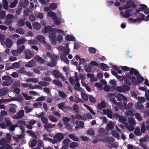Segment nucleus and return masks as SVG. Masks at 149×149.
<instances>
[{
  "instance_id": "nucleus-1",
  "label": "nucleus",
  "mask_w": 149,
  "mask_h": 149,
  "mask_svg": "<svg viewBox=\"0 0 149 149\" xmlns=\"http://www.w3.org/2000/svg\"><path fill=\"white\" fill-rule=\"evenodd\" d=\"M140 8L136 10V11L134 13L133 17H140L139 18L136 19H133L132 18H130L128 19V21L130 23L135 24L136 22L139 23L142 20L144 19L145 15L142 14H140L139 13V15H137L139 12L141 11H142L144 12L146 14H148L149 13V9L147 8V6L144 4H142L140 5Z\"/></svg>"
},
{
  "instance_id": "nucleus-2",
  "label": "nucleus",
  "mask_w": 149,
  "mask_h": 149,
  "mask_svg": "<svg viewBox=\"0 0 149 149\" xmlns=\"http://www.w3.org/2000/svg\"><path fill=\"white\" fill-rule=\"evenodd\" d=\"M52 33H50L49 37L50 41L53 45L55 44L56 42V33L59 35H65V32L61 29H52Z\"/></svg>"
},
{
  "instance_id": "nucleus-3",
  "label": "nucleus",
  "mask_w": 149,
  "mask_h": 149,
  "mask_svg": "<svg viewBox=\"0 0 149 149\" xmlns=\"http://www.w3.org/2000/svg\"><path fill=\"white\" fill-rule=\"evenodd\" d=\"M57 48L58 50L61 51L62 53L64 54H63V53L61 54L60 57L67 64H68L69 61L66 57V56L70 53V49H66L65 47L61 46L58 47Z\"/></svg>"
},
{
  "instance_id": "nucleus-4",
  "label": "nucleus",
  "mask_w": 149,
  "mask_h": 149,
  "mask_svg": "<svg viewBox=\"0 0 149 149\" xmlns=\"http://www.w3.org/2000/svg\"><path fill=\"white\" fill-rule=\"evenodd\" d=\"M47 56L51 58L52 60V62L47 63L48 66L50 67H53L56 64V61L58 60L59 57L57 56L52 55L49 52H47Z\"/></svg>"
},
{
  "instance_id": "nucleus-5",
  "label": "nucleus",
  "mask_w": 149,
  "mask_h": 149,
  "mask_svg": "<svg viewBox=\"0 0 149 149\" xmlns=\"http://www.w3.org/2000/svg\"><path fill=\"white\" fill-rule=\"evenodd\" d=\"M3 80H5L3 82L2 84L3 86H8L11 84L13 82V80L11 79V77L9 76H5L2 77Z\"/></svg>"
},
{
  "instance_id": "nucleus-6",
  "label": "nucleus",
  "mask_w": 149,
  "mask_h": 149,
  "mask_svg": "<svg viewBox=\"0 0 149 149\" xmlns=\"http://www.w3.org/2000/svg\"><path fill=\"white\" fill-rule=\"evenodd\" d=\"M133 13V10L130 9L127 10L125 12L121 11L120 13V16L123 17L127 18L130 17Z\"/></svg>"
},
{
  "instance_id": "nucleus-7",
  "label": "nucleus",
  "mask_w": 149,
  "mask_h": 149,
  "mask_svg": "<svg viewBox=\"0 0 149 149\" xmlns=\"http://www.w3.org/2000/svg\"><path fill=\"white\" fill-rule=\"evenodd\" d=\"M77 60L79 62V64L77 62L75 61L74 59L72 60V63L73 64L75 65H80L82 63H84L86 62L85 59L83 58H80V57L78 55H76L75 57Z\"/></svg>"
},
{
  "instance_id": "nucleus-8",
  "label": "nucleus",
  "mask_w": 149,
  "mask_h": 149,
  "mask_svg": "<svg viewBox=\"0 0 149 149\" xmlns=\"http://www.w3.org/2000/svg\"><path fill=\"white\" fill-rule=\"evenodd\" d=\"M130 88V87L127 85H123L122 86H117L115 88L116 91L120 93L125 92Z\"/></svg>"
},
{
  "instance_id": "nucleus-9",
  "label": "nucleus",
  "mask_w": 149,
  "mask_h": 149,
  "mask_svg": "<svg viewBox=\"0 0 149 149\" xmlns=\"http://www.w3.org/2000/svg\"><path fill=\"white\" fill-rule=\"evenodd\" d=\"M63 138L64 135L62 133H59L54 136L53 140L54 141V143H55L57 142H60Z\"/></svg>"
},
{
  "instance_id": "nucleus-10",
  "label": "nucleus",
  "mask_w": 149,
  "mask_h": 149,
  "mask_svg": "<svg viewBox=\"0 0 149 149\" xmlns=\"http://www.w3.org/2000/svg\"><path fill=\"white\" fill-rule=\"evenodd\" d=\"M136 7L134 2L132 0H128L126 2V4L123 8L125 9H127L130 7L134 8Z\"/></svg>"
},
{
  "instance_id": "nucleus-11",
  "label": "nucleus",
  "mask_w": 149,
  "mask_h": 149,
  "mask_svg": "<svg viewBox=\"0 0 149 149\" xmlns=\"http://www.w3.org/2000/svg\"><path fill=\"white\" fill-rule=\"evenodd\" d=\"M24 111L23 110L19 111L18 113L15 115L13 116V118L14 119H18L22 118L24 115Z\"/></svg>"
},
{
  "instance_id": "nucleus-12",
  "label": "nucleus",
  "mask_w": 149,
  "mask_h": 149,
  "mask_svg": "<svg viewBox=\"0 0 149 149\" xmlns=\"http://www.w3.org/2000/svg\"><path fill=\"white\" fill-rule=\"evenodd\" d=\"M25 56L24 58L27 59H31L33 56V54L29 50L26 49L25 51Z\"/></svg>"
},
{
  "instance_id": "nucleus-13",
  "label": "nucleus",
  "mask_w": 149,
  "mask_h": 149,
  "mask_svg": "<svg viewBox=\"0 0 149 149\" xmlns=\"http://www.w3.org/2000/svg\"><path fill=\"white\" fill-rule=\"evenodd\" d=\"M116 97L117 100L119 101H121L123 100L125 101L127 100V98L122 94H118L116 96Z\"/></svg>"
},
{
  "instance_id": "nucleus-14",
  "label": "nucleus",
  "mask_w": 149,
  "mask_h": 149,
  "mask_svg": "<svg viewBox=\"0 0 149 149\" xmlns=\"http://www.w3.org/2000/svg\"><path fill=\"white\" fill-rule=\"evenodd\" d=\"M103 112L105 115L107 114V116L110 118L112 117L113 114L111 111L110 109H107L106 110L105 109L103 110Z\"/></svg>"
},
{
  "instance_id": "nucleus-15",
  "label": "nucleus",
  "mask_w": 149,
  "mask_h": 149,
  "mask_svg": "<svg viewBox=\"0 0 149 149\" xmlns=\"http://www.w3.org/2000/svg\"><path fill=\"white\" fill-rule=\"evenodd\" d=\"M35 39L36 40H37L38 41H39L41 43H45V38L42 36L38 35L35 38Z\"/></svg>"
},
{
  "instance_id": "nucleus-16",
  "label": "nucleus",
  "mask_w": 149,
  "mask_h": 149,
  "mask_svg": "<svg viewBox=\"0 0 149 149\" xmlns=\"http://www.w3.org/2000/svg\"><path fill=\"white\" fill-rule=\"evenodd\" d=\"M114 125V124L113 123L111 122H109V123L107 124L106 129L108 131L112 130L114 128L113 125Z\"/></svg>"
},
{
  "instance_id": "nucleus-17",
  "label": "nucleus",
  "mask_w": 149,
  "mask_h": 149,
  "mask_svg": "<svg viewBox=\"0 0 149 149\" xmlns=\"http://www.w3.org/2000/svg\"><path fill=\"white\" fill-rule=\"evenodd\" d=\"M139 141V143L143 144V143H146L149 141V137L148 136L146 135L144 137L140 139Z\"/></svg>"
},
{
  "instance_id": "nucleus-18",
  "label": "nucleus",
  "mask_w": 149,
  "mask_h": 149,
  "mask_svg": "<svg viewBox=\"0 0 149 149\" xmlns=\"http://www.w3.org/2000/svg\"><path fill=\"white\" fill-rule=\"evenodd\" d=\"M54 28H52L51 26H46L44 29L43 30V32L44 33H47L49 31H50V32H49V35H50V33H52V29H53Z\"/></svg>"
},
{
  "instance_id": "nucleus-19",
  "label": "nucleus",
  "mask_w": 149,
  "mask_h": 149,
  "mask_svg": "<svg viewBox=\"0 0 149 149\" xmlns=\"http://www.w3.org/2000/svg\"><path fill=\"white\" fill-rule=\"evenodd\" d=\"M20 67L19 64L18 62H15L7 69V70L10 69H13L14 68H17Z\"/></svg>"
},
{
  "instance_id": "nucleus-20",
  "label": "nucleus",
  "mask_w": 149,
  "mask_h": 149,
  "mask_svg": "<svg viewBox=\"0 0 149 149\" xmlns=\"http://www.w3.org/2000/svg\"><path fill=\"white\" fill-rule=\"evenodd\" d=\"M35 65V62L33 60H31L27 62L25 66L27 67H31Z\"/></svg>"
},
{
  "instance_id": "nucleus-21",
  "label": "nucleus",
  "mask_w": 149,
  "mask_h": 149,
  "mask_svg": "<svg viewBox=\"0 0 149 149\" xmlns=\"http://www.w3.org/2000/svg\"><path fill=\"white\" fill-rule=\"evenodd\" d=\"M65 40L67 41H75V38L72 35H68L65 37Z\"/></svg>"
},
{
  "instance_id": "nucleus-22",
  "label": "nucleus",
  "mask_w": 149,
  "mask_h": 149,
  "mask_svg": "<svg viewBox=\"0 0 149 149\" xmlns=\"http://www.w3.org/2000/svg\"><path fill=\"white\" fill-rule=\"evenodd\" d=\"M47 15L48 17H52L53 19H55L56 18V15L52 11L48 12L47 13Z\"/></svg>"
},
{
  "instance_id": "nucleus-23",
  "label": "nucleus",
  "mask_w": 149,
  "mask_h": 149,
  "mask_svg": "<svg viewBox=\"0 0 149 149\" xmlns=\"http://www.w3.org/2000/svg\"><path fill=\"white\" fill-rule=\"evenodd\" d=\"M33 28L37 30H39L41 28V25L40 24L38 23L34 22L32 24Z\"/></svg>"
},
{
  "instance_id": "nucleus-24",
  "label": "nucleus",
  "mask_w": 149,
  "mask_h": 149,
  "mask_svg": "<svg viewBox=\"0 0 149 149\" xmlns=\"http://www.w3.org/2000/svg\"><path fill=\"white\" fill-rule=\"evenodd\" d=\"M118 121L122 123H123L127 120L126 117L123 116H118Z\"/></svg>"
},
{
  "instance_id": "nucleus-25",
  "label": "nucleus",
  "mask_w": 149,
  "mask_h": 149,
  "mask_svg": "<svg viewBox=\"0 0 149 149\" xmlns=\"http://www.w3.org/2000/svg\"><path fill=\"white\" fill-rule=\"evenodd\" d=\"M8 89L6 88H4L0 89V94L1 95H5L8 93Z\"/></svg>"
},
{
  "instance_id": "nucleus-26",
  "label": "nucleus",
  "mask_w": 149,
  "mask_h": 149,
  "mask_svg": "<svg viewBox=\"0 0 149 149\" xmlns=\"http://www.w3.org/2000/svg\"><path fill=\"white\" fill-rule=\"evenodd\" d=\"M13 42L12 41L8 38L6 39V45L7 47H10L13 45Z\"/></svg>"
},
{
  "instance_id": "nucleus-27",
  "label": "nucleus",
  "mask_w": 149,
  "mask_h": 149,
  "mask_svg": "<svg viewBox=\"0 0 149 149\" xmlns=\"http://www.w3.org/2000/svg\"><path fill=\"white\" fill-rule=\"evenodd\" d=\"M135 106L136 108L138 109L142 110L144 108L143 105L142 104L138 102L136 103L135 104Z\"/></svg>"
},
{
  "instance_id": "nucleus-28",
  "label": "nucleus",
  "mask_w": 149,
  "mask_h": 149,
  "mask_svg": "<svg viewBox=\"0 0 149 149\" xmlns=\"http://www.w3.org/2000/svg\"><path fill=\"white\" fill-rule=\"evenodd\" d=\"M53 75L56 78H58L60 77L61 74L57 70H54L53 71Z\"/></svg>"
},
{
  "instance_id": "nucleus-29",
  "label": "nucleus",
  "mask_w": 149,
  "mask_h": 149,
  "mask_svg": "<svg viewBox=\"0 0 149 149\" xmlns=\"http://www.w3.org/2000/svg\"><path fill=\"white\" fill-rule=\"evenodd\" d=\"M125 125L126 128L128 129L130 131H132L134 129V127L133 126V125L130 124L129 125H128L127 123H125Z\"/></svg>"
},
{
  "instance_id": "nucleus-30",
  "label": "nucleus",
  "mask_w": 149,
  "mask_h": 149,
  "mask_svg": "<svg viewBox=\"0 0 149 149\" xmlns=\"http://www.w3.org/2000/svg\"><path fill=\"white\" fill-rule=\"evenodd\" d=\"M127 77H128L129 79L132 81L133 83L134 84H137V81H136L135 77L131 75H130V76L129 75H126Z\"/></svg>"
},
{
  "instance_id": "nucleus-31",
  "label": "nucleus",
  "mask_w": 149,
  "mask_h": 149,
  "mask_svg": "<svg viewBox=\"0 0 149 149\" xmlns=\"http://www.w3.org/2000/svg\"><path fill=\"white\" fill-rule=\"evenodd\" d=\"M26 81L29 82L37 83L39 80L38 78H31L27 79Z\"/></svg>"
},
{
  "instance_id": "nucleus-32",
  "label": "nucleus",
  "mask_w": 149,
  "mask_h": 149,
  "mask_svg": "<svg viewBox=\"0 0 149 149\" xmlns=\"http://www.w3.org/2000/svg\"><path fill=\"white\" fill-rule=\"evenodd\" d=\"M34 59L38 62L40 63H42L45 62V61L42 58L37 56L35 57Z\"/></svg>"
},
{
  "instance_id": "nucleus-33",
  "label": "nucleus",
  "mask_w": 149,
  "mask_h": 149,
  "mask_svg": "<svg viewBox=\"0 0 149 149\" xmlns=\"http://www.w3.org/2000/svg\"><path fill=\"white\" fill-rule=\"evenodd\" d=\"M106 106L105 102L103 101H102L100 103L97 104V108L99 109H101L104 108Z\"/></svg>"
},
{
  "instance_id": "nucleus-34",
  "label": "nucleus",
  "mask_w": 149,
  "mask_h": 149,
  "mask_svg": "<svg viewBox=\"0 0 149 149\" xmlns=\"http://www.w3.org/2000/svg\"><path fill=\"white\" fill-rule=\"evenodd\" d=\"M17 107V106L14 104H11L10 105V111L14 113L16 111V109Z\"/></svg>"
},
{
  "instance_id": "nucleus-35",
  "label": "nucleus",
  "mask_w": 149,
  "mask_h": 149,
  "mask_svg": "<svg viewBox=\"0 0 149 149\" xmlns=\"http://www.w3.org/2000/svg\"><path fill=\"white\" fill-rule=\"evenodd\" d=\"M47 136L48 135L47 134H44L43 135V140L45 141H51L52 143L54 144V141H53V139L47 137Z\"/></svg>"
},
{
  "instance_id": "nucleus-36",
  "label": "nucleus",
  "mask_w": 149,
  "mask_h": 149,
  "mask_svg": "<svg viewBox=\"0 0 149 149\" xmlns=\"http://www.w3.org/2000/svg\"><path fill=\"white\" fill-rule=\"evenodd\" d=\"M68 136L70 139L74 141H79V138L76 137L74 134H70Z\"/></svg>"
},
{
  "instance_id": "nucleus-37",
  "label": "nucleus",
  "mask_w": 149,
  "mask_h": 149,
  "mask_svg": "<svg viewBox=\"0 0 149 149\" xmlns=\"http://www.w3.org/2000/svg\"><path fill=\"white\" fill-rule=\"evenodd\" d=\"M81 97L82 99L85 101H86L88 99V96L86 94L81 93Z\"/></svg>"
},
{
  "instance_id": "nucleus-38",
  "label": "nucleus",
  "mask_w": 149,
  "mask_h": 149,
  "mask_svg": "<svg viewBox=\"0 0 149 149\" xmlns=\"http://www.w3.org/2000/svg\"><path fill=\"white\" fill-rule=\"evenodd\" d=\"M123 104L125 106V109L126 110H128L130 109L133 105V104L131 102L129 103L127 105H126V103L125 102H123Z\"/></svg>"
},
{
  "instance_id": "nucleus-39",
  "label": "nucleus",
  "mask_w": 149,
  "mask_h": 149,
  "mask_svg": "<svg viewBox=\"0 0 149 149\" xmlns=\"http://www.w3.org/2000/svg\"><path fill=\"white\" fill-rule=\"evenodd\" d=\"M58 5L57 3H52L50 4L49 7L51 9L54 10L57 8Z\"/></svg>"
},
{
  "instance_id": "nucleus-40",
  "label": "nucleus",
  "mask_w": 149,
  "mask_h": 149,
  "mask_svg": "<svg viewBox=\"0 0 149 149\" xmlns=\"http://www.w3.org/2000/svg\"><path fill=\"white\" fill-rule=\"evenodd\" d=\"M80 84L79 82H77L75 84V85L74 86L75 89L79 91H83V89L79 87Z\"/></svg>"
},
{
  "instance_id": "nucleus-41",
  "label": "nucleus",
  "mask_w": 149,
  "mask_h": 149,
  "mask_svg": "<svg viewBox=\"0 0 149 149\" xmlns=\"http://www.w3.org/2000/svg\"><path fill=\"white\" fill-rule=\"evenodd\" d=\"M135 134L136 136H141L142 134L140 132V129L139 127H136L134 131Z\"/></svg>"
},
{
  "instance_id": "nucleus-42",
  "label": "nucleus",
  "mask_w": 149,
  "mask_h": 149,
  "mask_svg": "<svg viewBox=\"0 0 149 149\" xmlns=\"http://www.w3.org/2000/svg\"><path fill=\"white\" fill-rule=\"evenodd\" d=\"M18 124L20 126V127L22 130V132H23L24 131V129L22 127V126L24 125H25L24 121H19L18 122Z\"/></svg>"
},
{
  "instance_id": "nucleus-43",
  "label": "nucleus",
  "mask_w": 149,
  "mask_h": 149,
  "mask_svg": "<svg viewBox=\"0 0 149 149\" xmlns=\"http://www.w3.org/2000/svg\"><path fill=\"white\" fill-rule=\"evenodd\" d=\"M78 143L77 142H72L70 144V147L71 148H74L78 146Z\"/></svg>"
},
{
  "instance_id": "nucleus-44",
  "label": "nucleus",
  "mask_w": 149,
  "mask_h": 149,
  "mask_svg": "<svg viewBox=\"0 0 149 149\" xmlns=\"http://www.w3.org/2000/svg\"><path fill=\"white\" fill-rule=\"evenodd\" d=\"M128 122L130 124L135 125L136 123L134 119L132 117L128 118Z\"/></svg>"
},
{
  "instance_id": "nucleus-45",
  "label": "nucleus",
  "mask_w": 149,
  "mask_h": 149,
  "mask_svg": "<svg viewBox=\"0 0 149 149\" xmlns=\"http://www.w3.org/2000/svg\"><path fill=\"white\" fill-rule=\"evenodd\" d=\"M26 41V40L23 38L18 40L17 41V45H19L21 44H24L25 43Z\"/></svg>"
},
{
  "instance_id": "nucleus-46",
  "label": "nucleus",
  "mask_w": 149,
  "mask_h": 149,
  "mask_svg": "<svg viewBox=\"0 0 149 149\" xmlns=\"http://www.w3.org/2000/svg\"><path fill=\"white\" fill-rule=\"evenodd\" d=\"M84 70L86 72H90L91 71V68L90 66L85 64V65L84 67Z\"/></svg>"
},
{
  "instance_id": "nucleus-47",
  "label": "nucleus",
  "mask_w": 149,
  "mask_h": 149,
  "mask_svg": "<svg viewBox=\"0 0 149 149\" xmlns=\"http://www.w3.org/2000/svg\"><path fill=\"white\" fill-rule=\"evenodd\" d=\"M36 139L32 140L29 143V145L31 147H33L36 146Z\"/></svg>"
},
{
  "instance_id": "nucleus-48",
  "label": "nucleus",
  "mask_w": 149,
  "mask_h": 149,
  "mask_svg": "<svg viewBox=\"0 0 149 149\" xmlns=\"http://www.w3.org/2000/svg\"><path fill=\"white\" fill-rule=\"evenodd\" d=\"M3 6L5 10H7L8 8V3L7 0H3Z\"/></svg>"
},
{
  "instance_id": "nucleus-49",
  "label": "nucleus",
  "mask_w": 149,
  "mask_h": 149,
  "mask_svg": "<svg viewBox=\"0 0 149 149\" xmlns=\"http://www.w3.org/2000/svg\"><path fill=\"white\" fill-rule=\"evenodd\" d=\"M112 135L114 137L116 138H118L119 137V135L118 132L114 130H112L111 132Z\"/></svg>"
},
{
  "instance_id": "nucleus-50",
  "label": "nucleus",
  "mask_w": 149,
  "mask_h": 149,
  "mask_svg": "<svg viewBox=\"0 0 149 149\" xmlns=\"http://www.w3.org/2000/svg\"><path fill=\"white\" fill-rule=\"evenodd\" d=\"M130 72L131 75L134 74L135 75H136L139 74V72L133 68L131 69Z\"/></svg>"
},
{
  "instance_id": "nucleus-51",
  "label": "nucleus",
  "mask_w": 149,
  "mask_h": 149,
  "mask_svg": "<svg viewBox=\"0 0 149 149\" xmlns=\"http://www.w3.org/2000/svg\"><path fill=\"white\" fill-rule=\"evenodd\" d=\"M26 132L28 134H30V135L33 138H36L37 136L36 135L35 133L32 131H31L29 130H28L26 131Z\"/></svg>"
},
{
  "instance_id": "nucleus-52",
  "label": "nucleus",
  "mask_w": 149,
  "mask_h": 149,
  "mask_svg": "<svg viewBox=\"0 0 149 149\" xmlns=\"http://www.w3.org/2000/svg\"><path fill=\"white\" fill-rule=\"evenodd\" d=\"M70 142V140L69 139H65L62 142L63 145L68 147V144Z\"/></svg>"
},
{
  "instance_id": "nucleus-53",
  "label": "nucleus",
  "mask_w": 149,
  "mask_h": 149,
  "mask_svg": "<svg viewBox=\"0 0 149 149\" xmlns=\"http://www.w3.org/2000/svg\"><path fill=\"white\" fill-rule=\"evenodd\" d=\"M38 84L41 86H45L49 84V83L47 82H45L44 81H40L38 82Z\"/></svg>"
},
{
  "instance_id": "nucleus-54",
  "label": "nucleus",
  "mask_w": 149,
  "mask_h": 149,
  "mask_svg": "<svg viewBox=\"0 0 149 149\" xmlns=\"http://www.w3.org/2000/svg\"><path fill=\"white\" fill-rule=\"evenodd\" d=\"M49 119L52 122H56L57 121V118L53 115H50L49 117Z\"/></svg>"
},
{
  "instance_id": "nucleus-55",
  "label": "nucleus",
  "mask_w": 149,
  "mask_h": 149,
  "mask_svg": "<svg viewBox=\"0 0 149 149\" xmlns=\"http://www.w3.org/2000/svg\"><path fill=\"white\" fill-rule=\"evenodd\" d=\"M0 149H13V148L10 145H4L1 147H0Z\"/></svg>"
},
{
  "instance_id": "nucleus-56",
  "label": "nucleus",
  "mask_w": 149,
  "mask_h": 149,
  "mask_svg": "<svg viewBox=\"0 0 149 149\" xmlns=\"http://www.w3.org/2000/svg\"><path fill=\"white\" fill-rule=\"evenodd\" d=\"M24 49L25 47L23 45H22L18 47L17 50H18L19 52V54H20L23 52Z\"/></svg>"
},
{
  "instance_id": "nucleus-57",
  "label": "nucleus",
  "mask_w": 149,
  "mask_h": 149,
  "mask_svg": "<svg viewBox=\"0 0 149 149\" xmlns=\"http://www.w3.org/2000/svg\"><path fill=\"white\" fill-rule=\"evenodd\" d=\"M100 65L102 66V69L103 70H106L107 69L109 68L107 65L104 63H101Z\"/></svg>"
},
{
  "instance_id": "nucleus-58",
  "label": "nucleus",
  "mask_w": 149,
  "mask_h": 149,
  "mask_svg": "<svg viewBox=\"0 0 149 149\" xmlns=\"http://www.w3.org/2000/svg\"><path fill=\"white\" fill-rule=\"evenodd\" d=\"M22 95L26 100H30L32 99V97L28 95L26 93H22Z\"/></svg>"
},
{
  "instance_id": "nucleus-59",
  "label": "nucleus",
  "mask_w": 149,
  "mask_h": 149,
  "mask_svg": "<svg viewBox=\"0 0 149 149\" xmlns=\"http://www.w3.org/2000/svg\"><path fill=\"white\" fill-rule=\"evenodd\" d=\"M53 83L59 86H62V84L61 82L57 79L54 80L53 81Z\"/></svg>"
},
{
  "instance_id": "nucleus-60",
  "label": "nucleus",
  "mask_w": 149,
  "mask_h": 149,
  "mask_svg": "<svg viewBox=\"0 0 149 149\" xmlns=\"http://www.w3.org/2000/svg\"><path fill=\"white\" fill-rule=\"evenodd\" d=\"M84 106L86 107L93 114L95 115V113L94 112L93 110L88 106L85 104H84Z\"/></svg>"
},
{
  "instance_id": "nucleus-61",
  "label": "nucleus",
  "mask_w": 149,
  "mask_h": 149,
  "mask_svg": "<svg viewBox=\"0 0 149 149\" xmlns=\"http://www.w3.org/2000/svg\"><path fill=\"white\" fill-rule=\"evenodd\" d=\"M114 140V138L112 137L106 138L103 139L102 141L104 142H108L110 143L111 141H113Z\"/></svg>"
},
{
  "instance_id": "nucleus-62",
  "label": "nucleus",
  "mask_w": 149,
  "mask_h": 149,
  "mask_svg": "<svg viewBox=\"0 0 149 149\" xmlns=\"http://www.w3.org/2000/svg\"><path fill=\"white\" fill-rule=\"evenodd\" d=\"M73 110L76 113H79V107L77 104L74 105L72 107Z\"/></svg>"
},
{
  "instance_id": "nucleus-63",
  "label": "nucleus",
  "mask_w": 149,
  "mask_h": 149,
  "mask_svg": "<svg viewBox=\"0 0 149 149\" xmlns=\"http://www.w3.org/2000/svg\"><path fill=\"white\" fill-rule=\"evenodd\" d=\"M135 116L136 118L139 121H141L142 120V116L141 114L139 113H136L135 114Z\"/></svg>"
},
{
  "instance_id": "nucleus-64",
  "label": "nucleus",
  "mask_w": 149,
  "mask_h": 149,
  "mask_svg": "<svg viewBox=\"0 0 149 149\" xmlns=\"http://www.w3.org/2000/svg\"><path fill=\"white\" fill-rule=\"evenodd\" d=\"M75 123L80 127L82 128L84 126V123L81 121H77L75 122Z\"/></svg>"
}]
</instances>
